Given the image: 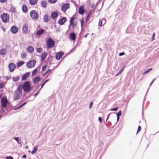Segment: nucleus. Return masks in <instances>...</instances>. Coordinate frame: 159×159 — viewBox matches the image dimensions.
Instances as JSON below:
<instances>
[{
	"label": "nucleus",
	"mask_w": 159,
	"mask_h": 159,
	"mask_svg": "<svg viewBox=\"0 0 159 159\" xmlns=\"http://www.w3.org/2000/svg\"><path fill=\"white\" fill-rule=\"evenodd\" d=\"M80 22H81V26L82 27V26H83V23L84 22V20H81Z\"/></svg>",
	"instance_id": "obj_48"
},
{
	"label": "nucleus",
	"mask_w": 159,
	"mask_h": 159,
	"mask_svg": "<svg viewBox=\"0 0 159 159\" xmlns=\"http://www.w3.org/2000/svg\"><path fill=\"white\" fill-rule=\"evenodd\" d=\"M57 0H48V2L51 3H56Z\"/></svg>",
	"instance_id": "obj_34"
},
{
	"label": "nucleus",
	"mask_w": 159,
	"mask_h": 159,
	"mask_svg": "<svg viewBox=\"0 0 159 159\" xmlns=\"http://www.w3.org/2000/svg\"><path fill=\"white\" fill-rule=\"evenodd\" d=\"M50 18L48 14L45 15L43 18V21L44 22H47L49 20Z\"/></svg>",
	"instance_id": "obj_18"
},
{
	"label": "nucleus",
	"mask_w": 159,
	"mask_h": 159,
	"mask_svg": "<svg viewBox=\"0 0 159 159\" xmlns=\"http://www.w3.org/2000/svg\"><path fill=\"white\" fill-rule=\"evenodd\" d=\"M36 51L38 53H40L42 51L41 48H38L36 49Z\"/></svg>",
	"instance_id": "obj_33"
},
{
	"label": "nucleus",
	"mask_w": 159,
	"mask_h": 159,
	"mask_svg": "<svg viewBox=\"0 0 159 159\" xmlns=\"http://www.w3.org/2000/svg\"><path fill=\"white\" fill-rule=\"evenodd\" d=\"M54 45V41L51 38H49L47 41V45L48 48H52Z\"/></svg>",
	"instance_id": "obj_3"
},
{
	"label": "nucleus",
	"mask_w": 159,
	"mask_h": 159,
	"mask_svg": "<svg viewBox=\"0 0 159 159\" xmlns=\"http://www.w3.org/2000/svg\"><path fill=\"white\" fill-rule=\"evenodd\" d=\"M44 32V30L43 29L39 30H38L36 33V35L37 36H39L42 35Z\"/></svg>",
	"instance_id": "obj_16"
},
{
	"label": "nucleus",
	"mask_w": 159,
	"mask_h": 159,
	"mask_svg": "<svg viewBox=\"0 0 159 159\" xmlns=\"http://www.w3.org/2000/svg\"><path fill=\"white\" fill-rule=\"evenodd\" d=\"M6 159H14L11 156H9L6 158Z\"/></svg>",
	"instance_id": "obj_50"
},
{
	"label": "nucleus",
	"mask_w": 159,
	"mask_h": 159,
	"mask_svg": "<svg viewBox=\"0 0 159 159\" xmlns=\"http://www.w3.org/2000/svg\"><path fill=\"white\" fill-rule=\"evenodd\" d=\"M58 16V14L56 12H54L51 14V17L52 19L56 18Z\"/></svg>",
	"instance_id": "obj_19"
},
{
	"label": "nucleus",
	"mask_w": 159,
	"mask_h": 159,
	"mask_svg": "<svg viewBox=\"0 0 159 159\" xmlns=\"http://www.w3.org/2000/svg\"><path fill=\"white\" fill-rule=\"evenodd\" d=\"M38 0H30L29 2L30 4L32 5H35L37 2Z\"/></svg>",
	"instance_id": "obj_24"
},
{
	"label": "nucleus",
	"mask_w": 159,
	"mask_h": 159,
	"mask_svg": "<svg viewBox=\"0 0 159 159\" xmlns=\"http://www.w3.org/2000/svg\"><path fill=\"white\" fill-rule=\"evenodd\" d=\"M102 20H103V22L104 23V24H105V23L106 20L104 19H103Z\"/></svg>",
	"instance_id": "obj_61"
},
{
	"label": "nucleus",
	"mask_w": 159,
	"mask_h": 159,
	"mask_svg": "<svg viewBox=\"0 0 159 159\" xmlns=\"http://www.w3.org/2000/svg\"><path fill=\"white\" fill-rule=\"evenodd\" d=\"M38 150V146H35L33 149V150L31 152V154H34L35 153V152H36L37 150Z\"/></svg>",
	"instance_id": "obj_28"
},
{
	"label": "nucleus",
	"mask_w": 159,
	"mask_h": 159,
	"mask_svg": "<svg viewBox=\"0 0 159 159\" xmlns=\"http://www.w3.org/2000/svg\"><path fill=\"white\" fill-rule=\"evenodd\" d=\"M98 120L99 121L100 123H101L102 122V119L101 117H98Z\"/></svg>",
	"instance_id": "obj_49"
},
{
	"label": "nucleus",
	"mask_w": 159,
	"mask_h": 159,
	"mask_svg": "<svg viewBox=\"0 0 159 159\" xmlns=\"http://www.w3.org/2000/svg\"><path fill=\"white\" fill-rule=\"evenodd\" d=\"M141 129V127L140 126H138V130H137V134L138 132H139Z\"/></svg>",
	"instance_id": "obj_41"
},
{
	"label": "nucleus",
	"mask_w": 159,
	"mask_h": 159,
	"mask_svg": "<svg viewBox=\"0 0 159 159\" xmlns=\"http://www.w3.org/2000/svg\"><path fill=\"white\" fill-rule=\"evenodd\" d=\"M24 63L23 61H21L17 63V67H20L23 65Z\"/></svg>",
	"instance_id": "obj_30"
},
{
	"label": "nucleus",
	"mask_w": 159,
	"mask_h": 159,
	"mask_svg": "<svg viewBox=\"0 0 159 159\" xmlns=\"http://www.w3.org/2000/svg\"><path fill=\"white\" fill-rule=\"evenodd\" d=\"M1 17L3 22H7L9 20V15L7 13H3L1 15Z\"/></svg>",
	"instance_id": "obj_4"
},
{
	"label": "nucleus",
	"mask_w": 159,
	"mask_h": 159,
	"mask_svg": "<svg viewBox=\"0 0 159 159\" xmlns=\"http://www.w3.org/2000/svg\"><path fill=\"white\" fill-rule=\"evenodd\" d=\"M75 19V17H72L70 19V24L71 25H72L73 24V23H74L73 21Z\"/></svg>",
	"instance_id": "obj_32"
},
{
	"label": "nucleus",
	"mask_w": 159,
	"mask_h": 159,
	"mask_svg": "<svg viewBox=\"0 0 159 159\" xmlns=\"http://www.w3.org/2000/svg\"><path fill=\"white\" fill-rule=\"evenodd\" d=\"M37 70V68L35 69L32 72V75H34L36 73V72Z\"/></svg>",
	"instance_id": "obj_35"
},
{
	"label": "nucleus",
	"mask_w": 159,
	"mask_h": 159,
	"mask_svg": "<svg viewBox=\"0 0 159 159\" xmlns=\"http://www.w3.org/2000/svg\"><path fill=\"white\" fill-rule=\"evenodd\" d=\"M22 84H20L17 89L15 90L13 94V97L14 100L20 99L22 95Z\"/></svg>",
	"instance_id": "obj_1"
},
{
	"label": "nucleus",
	"mask_w": 159,
	"mask_h": 159,
	"mask_svg": "<svg viewBox=\"0 0 159 159\" xmlns=\"http://www.w3.org/2000/svg\"><path fill=\"white\" fill-rule=\"evenodd\" d=\"M23 89L25 92H28L31 89V86L29 82L26 81L22 84V89Z\"/></svg>",
	"instance_id": "obj_2"
},
{
	"label": "nucleus",
	"mask_w": 159,
	"mask_h": 159,
	"mask_svg": "<svg viewBox=\"0 0 159 159\" xmlns=\"http://www.w3.org/2000/svg\"><path fill=\"white\" fill-rule=\"evenodd\" d=\"M75 50V48H72L70 51H74Z\"/></svg>",
	"instance_id": "obj_59"
},
{
	"label": "nucleus",
	"mask_w": 159,
	"mask_h": 159,
	"mask_svg": "<svg viewBox=\"0 0 159 159\" xmlns=\"http://www.w3.org/2000/svg\"><path fill=\"white\" fill-rule=\"evenodd\" d=\"M7 0H0V2L2 3H4L6 2Z\"/></svg>",
	"instance_id": "obj_47"
},
{
	"label": "nucleus",
	"mask_w": 159,
	"mask_h": 159,
	"mask_svg": "<svg viewBox=\"0 0 159 159\" xmlns=\"http://www.w3.org/2000/svg\"><path fill=\"white\" fill-rule=\"evenodd\" d=\"M23 105L22 104L19 107H17L16 108L14 109L15 110H17V109H19L20 108L22 107H23Z\"/></svg>",
	"instance_id": "obj_46"
},
{
	"label": "nucleus",
	"mask_w": 159,
	"mask_h": 159,
	"mask_svg": "<svg viewBox=\"0 0 159 159\" xmlns=\"http://www.w3.org/2000/svg\"><path fill=\"white\" fill-rule=\"evenodd\" d=\"M11 31L12 33L13 34H16L18 32V29L16 26H13L11 27Z\"/></svg>",
	"instance_id": "obj_11"
},
{
	"label": "nucleus",
	"mask_w": 159,
	"mask_h": 159,
	"mask_svg": "<svg viewBox=\"0 0 159 159\" xmlns=\"http://www.w3.org/2000/svg\"><path fill=\"white\" fill-rule=\"evenodd\" d=\"M156 78H155L154 79L152 80V81L150 83V85H152V83H153V82L155 80Z\"/></svg>",
	"instance_id": "obj_53"
},
{
	"label": "nucleus",
	"mask_w": 159,
	"mask_h": 159,
	"mask_svg": "<svg viewBox=\"0 0 159 159\" xmlns=\"http://www.w3.org/2000/svg\"><path fill=\"white\" fill-rule=\"evenodd\" d=\"M30 73L27 72L24 74L22 76V80H25L29 76Z\"/></svg>",
	"instance_id": "obj_20"
},
{
	"label": "nucleus",
	"mask_w": 159,
	"mask_h": 159,
	"mask_svg": "<svg viewBox=\"0 0 159 159\" xmlns=\"http://www.w3.org/2000/svg\"><path fill=\"white\" fill-rule=\"evenodd\" d=\"M51 71V69H48L47 71L46 72V73H47V74H48V75L49 74H50V71Z\"/></svg>",
	"instance_id": "obj_40"
},
{
	"label": "nucleus",
	"mask_w": 159,
	"mask_h": 159,
	"mask_svg": "<svg viewBox=\"0 0 159 159\" xmlns=\"http://www.w3.org/2000/svg\"><path fill=\"white\" fill-rule=\"evenodd\" d=\"M155 36V33H153L152 36V40H153L154 39V37Z\"/></svg>",
	"instance_id": "obj_52"
},
{
	"label": "nucleus",
	"mask_w": 159,
	"mask_h": 159,
	"mask_svg": "<svg viewBox=\"0 0 159 159\" xmlns=\"http://www.w3.org/2000/svg\"><path fill=\"white\" fill-rule=\"evenodd\" d=\"M109 116H110V114H109V115H108V116H107V119H106V121H107V120H108V118H109Z\"/></svg>",
	"instance_id": "obj_57"
},
{
	"label": "nucleus",
	"mask_w": 159,
	"mask_h": 159,
	"mask_svg": "<svg viewBox=\"0 0 159 159\" xmlns=\"http://www.w3.org/2000/svg\"><path fill=\"white\" fill-rule=\"evenodd\" d=\"M46 65H45L43 66L42 68V71H44L46 69Z\"/></svg>",
	"instance_id": "obj_39"
},
{
	"label": "nucleus",
	"mask_w": 159,
	"mask_h": 159,
	"mask_svg": "<svg viewBox=\"0 0 159 159\" xmlns=\"http://www.w3.org/2000/svg\"><path fill=\"white\" fill-rule=\"evenodd\" d=\"M26 56V54L25 52H23L21 54V57L22 58H24Z\"/></svg>",
	"instance_id": "obj_31"
},
{
	"label": "nucleus",
	"mask_w": 159,
	"mask_h": 159,
	"mask_svg": "<svg viewBox=\"0 0 159 159\" xmlns=\"http://www.w3.org/2000/svg\"><path fill=\"white\" fill-rule=\"evenodd\" d=\"M36 62V61L33 60L27 62L26 64V66L29 68H31L34 66Z\"/></svg>",
	"instance_id": "obj_7"
},
{
	"label": "nucleus",
	"mask_w": 159,
	"mask_h": 159,
	"mask_svg": "<svg viewBox=\"0 0 159 159\" xmlns=\"http://www.w3.org/2000/svg\"><path fill=\"white\" fill-rule=\"evenodd\" d=\"M47 74V73H46V72H45L44 73V74L43 75L44 76H45Z\"/></svg>",
	"instance_id": "obj_64"
},
{
	"label": "nucleus",
	"mask_w": 159,
	"mask_h": 159,
	"mask_svg": "<svg viewBox=\"0 0 159 159\" xmlns=\"http://www.w3.org/2000/svg\"><path fill=\"white\" fill-rule=\"evenodd\" d=\"M4 86V83L2 82L0 84V89H1Z\"/></svg>",
	"instance_id": "obj_42"
},
{
	"label": "nucleus",
	"mask_w": 159,
	"mask_h": 159,
	"mask_svg": "<svg viewBox=\"0 0 159 159\" xmlns=\"http://www.w3.org/2000/svg\"><path fill=\"white\" fill-rule=\"evenodd\" d=\"M93 105V102H91L90 103L89 106V108L91 109L92 106V105Z\"/></svg>",
	"instance_id": "obj_45"
},
{
	"label": "nucleus",
	"mask_w": 159,
	"mask_h": 159,
	"mask_svg": "<svg viewBox=\"0 0 159 159\" xmlns=\"http://www.w3.org/2000/svg\"><path fill=\"white\" fill-rule=\"evenodd\" d=\"M63 55V53L62 52H59L57 53L56 55V58L57 60H60L62 57V56Z\"/></svg>",
	"instance_id": "obj_12"
},
{
	"label": "nucleus",
	"mask_w": 159,
	"mask_h": 159,
	"mask_svg": "<svg viewBox=\"0 0 159 159\" xmlns=\"http://www.w3.org/2000/svg\"><path fill=\"white\" fill-rule=\"evenodd\" d=\"M26 102H24V103H23L22 105H23L24 106V105H25L26 104Z\"/></svg>",
	"instance_id": "obj_63"
},
{
	"label": "nucleus",
	"mask_w": 159,
	"mask_h": 159,
	"mask_svg": "<svg viewBox=\"0 0 159 159\" xmlns=\"http://www.w3.org/2000/svg\"><path fill=\"white\" fill-rule=\"evenodd\" d=\"M41 4L42 7L44 8H46L47 7V3L45 1H42L41 2Z\"/></svg>",
	"instance_id": "obj_21"
},
{
	"label": "nucleus",
	"mask_w": 159,
	"mask_h": 159,
	"mask_svg": "<svg viewBox=\"0 0 159 159\" xmlns=\"http://www.w3.org/2000/svg\"><path fill=\"white\" fill-rule=\"evenodd\" d=\"M66 20V18L63 17L59 20L58 23L60 25H62L64 24Z\"/></svg>",
	"instance_id": "obj_14"
},
{
	"label": "nucleus",
	"mask_w": 159,
	"mask_h": 159,
	"mask_svg": "<svg viewBox=\"0 0 159 159\" xmlns=\"http://www.w3.org/2000/svg\"><path fill=\"white\" fill-rule=\"evenodd\" d=\"M28 26L27 24H24L22 27V32L24 34L27 33L28 32Z\"/></svg>",
	"instance_id": "obj_10"
},
{
	"label": "nucleus",
	"mask_w": 159,
	"mask_h": 159,
	"mask_svg": "<svg viewBox=\"0 0 159 159\" xmlns=\"http://www.w3.org/2000/svg\"><path fill=\"white\" fill-rule=\"evenodd\" d=\"M14 139L16 140L17 142L18 143H19V141H18V139H19V138L18 137H14Z\"/></svg>",
	"instance_id": "obj_44"
},
{
	"label": "nucleus",
	"mask_w": 159,
	"mask_h": 159,
	"mask_svg": "<svg viewBox=\"0 0 159 159\" xmlns=\"http://www.w3.org/2000/svg\"><path fill=\"white\" fill-rule=\"evenodd\" d=\"M26 50L28 52L32 53L34 52V48L32 46H29L27 47Z\"/></svg>",
	"instance_id": "obj_13"
},
{
	"label": "nucleus",
	"mask_w": 159,
	"mask_h": 159,
	"mask_svg": "<svg viewBox=\"0 0 159 159\" xmlns=\"http://www.w3.org/2000/svg\"><path fill=\"white\" fill-rule=\"evenodd\" d=\"M39 91L34 95L35 97L39 93Z\"/></svg>",
	"instance_id": "obj_55"
},
{
	"label": "nucleus",
	"mask_w": 159,
	"mask_h": 159,
	"mask_svg": "<svg viewBox=\"0 0 159 159\" xmlns=\"http://www.w3.org/2000/svg\"><path fill=\"white\" fill-rule=\"evenodd\" d=\"M22 10L23 12L26 13L27 11V7L25 5H23L22 6Z\"/></svg>",
	"instance_id": "obj_27"
},
{
	"label": "nucleus",
	"mask_w": 159,
	"mask_h": 159,
	"mask_svg": "<svg viewBox=\"0 0 159 159\" xmlns=\"http://www.w3.org/2000/svg\"><path fill=\"white\" fill-rule=\"evenodd\" d=\"M149 72V71L148 70V69L147 70H146L144 72H143V75H144L145 74H147V73H148V72Z\"/></svg>",
	"instance_id": "obj_43"
},
{
	"label": "nucleus",
	"mask_w": 159,
	"mask_h": 159,
	"mask_svg": "<svg viewBox=\"0 0 159 159\" xmlns=\"http://www.w3.org/2000/svg\"><path fill=\"white\" fill-rule=\"evenodd\" d=\"M20 78L19 76H17L16 77H12V81L14 82H16L18 80H19L20 79Z\"/></svg>",
	"instance_id": "obj_26"
},
{
	"label": "nucleus",
	"mask_w": 159,
	"mask_h": 159,
	"mask_svg": "<svg viewBox=\"0 0 159 159\" xmlns=\"http://www.w3.org/2000/svg\"><path fill=\"white\" fill-rule=\"evenodd\" d=\"M47 55V54L46 52L43 53L41 55V59L42 61H43L46 58Z\"/></svg>",
	"instance_id": "obj_23"
},
{
	"label": "nucleus",
	"mask_w": 159,
	"mask_h": 159,
	"mask_svg": "<svg viewBox=\"0 0 159 159\" xmlns=\"http://www.w3.org/2000/svg\"><path fill=\"white\" fill-rule=\"evenodd\" d=\"M124 55V52H122L120 53L119 54V55L120 56H121L122 55Z\"/></svg>",
	"instance_id": "obj_51"
},
{
	"label": "nucleus",
	"mask_w": 159,
	"mask_h": 159,
	"mask_svg": "<svg viewBox=\"0 0 159 159\" xmlns=\"http://www.w3.org/2000/svg\"><path fill=\"white\" fill-rule=\"evenodd\" d=\"M1 102L2 107L3 108L6 107L8 103V101L7 98L6 97H3L1 100Z\"/></svg>",
	"instance_id": "obj_6"
},
{
	"label": "nucleus",
	"mask_w": 159,
	"mask_h": 159,
	"mask_svg": "<svg viewBox=\"0 0 159 159\" xmlns=\"http://www.w3.org/2000/svg\"><path fill=\"white\" fill-rule=\"evenodd\" d=\"M26 156L25 155H24L22 156V157L24 158H26Z\"/></svg>",
	"instance_id": "obj_58"
},
{
	"label": "nucleus",
	"mask_w": 159,
	"mask_h": 159,
	"mask_svg": "<svg viewBox=\"0 0 159 159\" xmlns=\"http://www.w3.org/2000/svg\"><path fill=\"white\" fill-rule=\"evenodd\" d=\"M40 78L39 76H37L34 78L33 81L34 84H36L38 83L40 80Z\"/></svg>",
	"instance_id": "obj_17"
},
{
	"label": "nucleus",
	"mask_w": 159,
	"mask_h": 159,
	"mask_svg": "<svg viewBox=\"0 0 159 159\" xmlns=\"http://www.w3.org/2000/svg\"><path fill=\"white\" fill-rule=\"evenodd\" d=\"M45 84V83L44 82V83L42 84L41 88V89H42L43 87V86Z\"/></svg>",
	"instance_id": "obj_54"
},
{
	"label": "nucleus",
	"mask_w": 159,
	"mask_h": 159,
	"mask_svg": "<svg viewBox=\"0 0 159 159\" xmlns=\"http://www.w3.org/2000/svg\"><path fill=\"white\" fill-rule=\"evenodd\" d=\"M125 67H124L123 68H122V69H121L120 71L116 75V76H118V75L124 69V68Z\"/></svg>",
	"instance_id": "obj_36"
},
{
	"label": "nucleus",
	"mask_w": 159,
	"mask_h": 159,
	"mask_svg": "<svg viewBox=\"0 0 159 159\" xmlns=\"http://www.w3.org/2000/svg\"><path fill=\"white\" fill-rule=\"evenodd\" d=\"M76 35L74 33H71L69 35V39L72 40H75V39Z\"/></svg>",
	"instance_id": "obj_15"
},
{
	"label": "nucleus",
	"mask_w": 159,
	"mask_h": 159,
	"mask_svg": "<svg viewBox=\"0 0 159 159\" xmlns=\"http://www.w3.org/2000/svg\"><path fill=\"white\" fill-rule=\"evenodd\" d=\"M10 79H11V77H8V76H7L6 77V79L7 80H9Z\"/></svg>",
	"instance_id": "obj_56"
},
{
	"label": "nucleus",
	"mask_w": 159,
	"mask_h": 159,
	"mask_svg": "<svg viewBox=\"0 0 159 159\" xmlns=\"http://www.w3.org/2000/svg\"><path fill=\"white\" fill-rule=\"evenodd\" d=\"M73 26V28H74V27L75 26V25L73 23V24L72 25Z\"/></svg>",
	"instance_id": "obj_62"
},
{
	"label": "nucleus",
	"mask_w": 159,
	"mask_h": 159,
	"mask_svg": "<svg viewBox=\"0 0 159 159\" xmlns=\"http://www.w3.org/2000/svg\"><path fill=\"white\" fill-rule=\"evenodd\" d=\"M8 67L10 71H13L16 68V66L15 64L13 63H10L8 66Z\"/></svg>",
	"instance_id": "obj_9"
},
{
	"label": "nucleus",
	"mask_w": 159,
	"mask_h": 159,
	"mask_svg": "<svg viewBox=\"0 0 159 159\" xmlns=\"http://www.w3.org/2000/svg\"><path fill=\"white\" fill-rule=\"evenodd\" d=\"M84 7L83 6H81L79 8V13L82 15L84 14Z\"/></svg>",
	"instance_id": "obj_22"
},
{
	"label": "nucleus",
	"mask_w": 159,
	"mask_h": 159,
	"mask_svg": "<svg viewBox=\"0 0 159 159\" xmlns=\"http://www.w3.org/2000/svg\"><path fill=\"white\" fill-rule=\"evenodd\" d=\"M6 50L5 49H2L0 51V55H3L6 53Z\"/></svg>",
	"instance_id": "obj_25"
},
{
	"label": "nucleus",
	"mask_w": 159,
	"mask_h": 159,
	"mask_svg": "<svg viewBox=\"0 0 159 159\" xmlns=\"http://www.w3.org/2000/svg\"><path fill=\"white\" fill-rule=\"evenodd\" d=\"M70 4L66 3L63 4L61 7V9L63 11L65 12L66 10L69 8Z\"/></svg>",
	"instance_id": "obj_8"
},
{
	"label": "nucleus",
	"mask_w": 159,
	"mask_h": 159,
	"mask_svg": "<svg viewBox=\"0 0 159 159\" xmlns=\"http://www.w3.org/2000/svg\"><path fill=\"white\" fill-rule=\"evenodd\" d=\"M103 21L102 20H100L99 21V26H102V22Z\"/></svg>",
	"instance_id": "obj_37"
},
{
	"label": "nucleus",
	"mask_w": 159,
	"mask_h": 159,
	"mask_svg": "<svg viewBox=\"0 0 159 159\" xmlns=\"http://www.w3.org/2000/svg\"><path fill=\"white\" fill-rule=\"evenodd\" d=\"M121 115V111H119V112L117 114V121H118L120 118V116Z\"/></svg>",
	"instance_id": "obj_29"
},
{
	"label": "nucleus",
	"mask_w": 159,
	"mask_h": 159,
	"mask_svg": "<svg viewBox=\"0 0 159 159\" xmlns=\"http://www.w3.org/2000/svg\"><path fill=\"white\" fill-rule=\"evenodd\" d=\"M49 81V80L48 79L47 80H45L44 82L46 83L48 81Z\"/></svg>",
	"instance_id": "obj_60"
},
{
	"label": "nucleus",
	"mask_w": 159,
	"mask_h": 159,
	"mask_svg": "<svg viewBox=\"0 0 159 159\" xmlns=\"http://www.w3.org/2000/svg\"><path fill=\"white\" fill-rule=\"evenodd\" d=\"M118 108V107H115V108L111 109H110V110L111 111H117V110Z\"/></svg>",
	"instance_id": "obj_38"
},
{
	"label": "nucleus",
	"mask_w": 159,
	"mask_h": 159,
	"mask_svg": "<svg viewBox=\"0 0 159 159\" xmlns=\"http://www.w3.org/2000/svg\"><path fill=\"white\" fill-rule=\"evenodd\" d=\"M30 17L33 19L36 20L39 18L38 15L35 10H33L30 11Z\"/></svg>",
	"instance_id": "obj_5"
}]
</instances>
